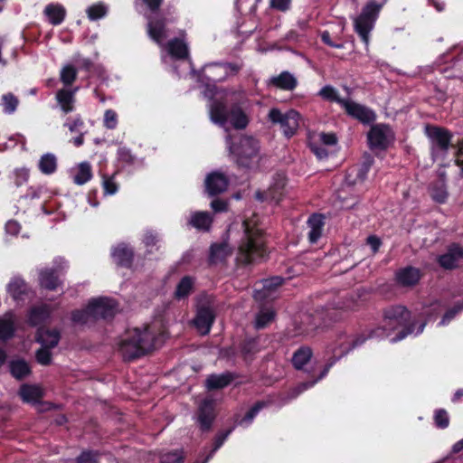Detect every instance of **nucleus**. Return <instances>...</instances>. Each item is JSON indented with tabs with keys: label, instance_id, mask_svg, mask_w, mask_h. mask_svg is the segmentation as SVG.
Wrapping results in <instances>:
<instances>
[{
	"label": "nucleus",
	"instance_id": "8",
	"mask_svg": "<svg viewBox=\"0 0 463 463\" xmlns=\"http://www.w3.org/2000/svg\"><path fill=\"white\" fill-rule=\"evenodd\" d=\"M230 65L227 63H213L204 68V78L206 82L202 83L203 95L213 100L223 99L227 97V92L220 90L216 87V82L224 80L228 75Z\"/></svg>",
	"mask_w": 463,
	"mask_h": 463
},
{
	"label": "nucleus",
	"instance_id": "19",
	"mask_svg": "<svg viewBox=\"0 0 463 463\" xmlns=\"http://www.w3.org/2000/svg\"><path fill=\"white\" fill-rule=\"evenodd\" d=\"M373 159L371 156H366L364 162L360 167H354L348 171L346 174L345 183L348 186L355 185L363 183L373 165Z\"/></svg>",
	"mask_w": 463,
	"mask_h": 463
},
{
	"label": "nucleus",
	"instance_id": "36",
	"mask_svg": "<svg viewBox=\"0 0 463 463\" xmlns=\"http://www.w3.org/2000/svg\"><path fill=\"white\" fill-rule=\"evenodd\" d=\"M44 14L52 24L58 25L64 20L65 9L60 5H48L44 9Z\"/></svg>",
	"mask_w": 463,
	"mask_h": 463
},
{
	"label": "nucleus",
	"instance_id": "62",
	"mask_svg": "<svg viewBox=\"0 0 463 463\" xmlns=\"http://www.w3.org/2000/svg\"><path fill=\"white\" fill-rule=\"evenodd\" d=\"M142 241L146 247H152L159 241V238L156 232L152 231H146L143 236Z\"/></svg>",
	"mask_w": 463,
	"mask_h": 463
},
{
	"label": "nucleus",
	"instance_id": "46",
	"mask_svg": "<svg viewBox=\"0 0 463 463\" xmlns=\"http://www.w3.org/2000/svg\"><path fill=\"white\" fill-rule=\"evenodd\" d=\"M19 100L12 93L4 94L1 98L0 106L5 114H14L18 107Z\"/></svg>",
	"mask_w": 463,
	"mask_h": 463
},
{
	"label": "nucleus",
	"instance_id": "37",
	"mask_svg": "<svg viewBox=\"0 0 463 463\" xmlns=\"http://www.w3.org/2000/svg\"><path fill=\"white\" fill-rule=\"evenodd\" d=\"M213 218L207 212H196L191 215L190 224L198 230L208 231Z\"/></svg>",
	"mask_w": 463,
	"mask_h": 463
},
{
	"label": "nucleus",
	"instance_id": "27",
	"mask_svg": "<svg viewBox=\"0 0 463 463\" xmlns=\"http://www.w3.org/2000/svg\"><path fill=\"white\" fill-rule=\"evenodd\" d=\"M309 228L308 240L311 243H316L322 235L324 226V217L321 214H312L307 220Z\"/></svg>",
	"mask_w": 463,
	"mask_h": 463
},
{
	"label": "nucleus",
	"instance_id": "4",
	"mask_svg": "<svg viewBox=\"0 0 463 463\" xmlns=\"http://www.w3.org/2000/svg\"><path fill=\"white\" fill-rule=\"evenodd\" d=\"M209 115L213 123L227 129V124H231L236 129H243L249 124L246 113L238 106L227 110L226 102L222 99L213 100L209 103Z\"/></svg>",
	"mask_w": 463,
	"mask_h": 463
},
{
	"label": "nucleus",
	"instance_id": "40",
	"mask_svg": "<svg viewBox=\"0 0 463 463\" xmlns=\"http://www.w3.org/2000/svg\"><path fill=\"white\" fill-rule=\"evenodd\" d=\"M92 177L91 166L88 162L79 164L73 175V182L78 185H83Z\"/></svg>",
	"mask_w": 463,
	"mask_h": 463
},
{
	"label": "nucleus",
	"instance_id": "25",
	"mask_svg": "<svg viewBox=\"0 0 463 463\" xmlns=\"http://www.w3.org/2000/svg\"><path fill=\"white\" fill-rule=\"evenodd\" d=\"M269 84L283 90H293L297 87L298 80L290 72L282 71L280 74L271 77Z\"/></svg>",
	"mask_w": 463,
	"mask_h": 463
},
{
	"label": "nucleus",
	"instance_id": "16",
	"mask_svg": "<svg viewBox=\"0 0 463 463\" xmlns=\"http://www.w3.org/2000/svg\"><path fill=\"white\" fill-rule=\"evenodd\" d=\"M89 303L96 319L112 317L118 311L116 301L109 298H93Z\"/></svg>",
	"mask_w": 463,
	"mask_h": 463
},
{
	"label": "nucleus",
	"instance_id": "7",
	"mask_svg": "<svg viewBox=\"0 0 463 463\" xmlns=\"http://www.w3.org/2000/svg\"><path fill=\"white\" fill-rule=\"evenodd\" d=\"M232 136L226 137V145L236 163L250 167L259 158L260 145L252 137H240L238 142H232Z\"/></svg>",
	"mask_w": 463,
	"mask_h": 463
},
{
	"label": "nucleus",
	"instance_id": "32",
	"mask_svg": "<svg viewBox=\"0 0 463 463\" xmlns=\"http://www.w3.org/2000/svg\"><path fill=\"white\" fill-rule=\"evenodd\" d=\"M313 352L308 346L299 347L292 356V364L297 370H303L305 365L310 362Z\"/></svg>",
	"mask_w": 463,
	"mask_h": 463
},
{
	"label": "nucleus",
	"instance_id": "57",
	"mask_svg": "<svg viewBox=\"0 0 463 463\" xmlns=\"http://www.w3.org/2000/svg\"><path fill=\"white\" fill-rule=\"evenodd\" d=\"M64 126L67 127L71 133L80 134V132H84V122L80 117H77L72 120L68 119Z\"/></svg>",
	"mask_w": 463,
	"mask_h": 463
},
{
	"label": "nucleus",
	"instance_id": "42",
	"mask_svg": "<svg viewBox=\"0 0 463 463\" xmlns=\"http://www.w3.org/2000/svg\"><path fill=\"white\" fill-rule=\"evenodd\" d=\"M274 318L275 312L271 308H262L256 314L254 327L256 329L265 328Z\"/></svg>",
	"mask_w": 463,
	"mask_h": 463
},
{
	"label": "nucleus",
	"instance_id": "13",
	"mask_svg": "<svg viewBox=\"0 0 463 463\" xmlns=\"http://www.w3.org/2000/svg\"><path fill=\"white\" fill-rule=\"evenodd\" d=\"M165 30L167 35L163 40L162 43L158 44L162 48V51L166 52L165 54L162 52V61L166 64L168 62L169 58L174 60H182L188 58V45L183 36L179 38H174L170 40L166 44H164V42L169 36V30L166 27Z\"/></svg>",
	"mask_w": 463,
	"mask_h": 463
},
{
	"label": "nucleus",
	"instance_id": "48",
	"mask_svg": "<svg viewBox=\"0 0 463 463\" xmlns=\"http://www.w3.org/2000/svg\"><path fill=\"white\" fill-rule=\"evenodd\" d=\"M232 429H230L226 431H223V432H221L219 433L216 437H215V439H214V447L213 449L210 451V453L202 460L200 461L199 459L196 460L194 463H207L212 458L213 456L214 455V453L222 446V444L224 443V441L227 439V438L230 436V434L232 433Z\"/></svg>",
	"mask_w": 463,
	"mask_h": 463
},
{
	"label": "nucleus",
	"instance_id": "64",
	"mask_svg": "<svg viewBox=\"0 0 463 463\" xmlns=\"http://www.w3.org/2000/svg\"><path fill=\"white\" fill-rule=\"evenodd\" d=\"M20 230H21V225L16 221L10 220L5 224L6 234L14 236L19 233Z\"/></svg>",
	"mask_w": 463,
	"mask_h": 463
},
{
	"label": "nucleus",
	"instance_id": "50",
	"mask_svg": "<svg viewBox=\"0 0 463 463\" xmlns=\"http://www.w3.org/2000/svg\"><path fill=\"white\" fill-rule=\"evenodd\" d=\"M77 76V71L74 66L71 64L65 65L61 71V80L66 86L72 84Z\"/></svg>",
	"mask_w": 463,
	"mask_h": 463
},
{
	"label": "nucleus",
	"instance_id": "20",
	"mask_svg": "<svg viewBox=\"0 0 463 463\" xmlns=\"http://www.w3.org/2000/svg\"><path fill=\"white\" fill-rule=\"evenodd\" d=\"M213 311L209 307H201L198 309L194 325L201 335H207L214 321Z\"/></svg>",
	"mask_w": 463,
	"mask_h": 463
},
{
	"label": "nucleus",
	"instance_id": "26",
	"mask_svg": "<svg viewBox=\"0 0 463 463\" xmlns=\"http://www.w3.org/2000/svg\"><path fill=\"white\" fill-rule=\"evenodd\" d=\"M77 88L73 90H60L56 93V100L65 114L73 111L74 109V102H75V93L77 91Z\"/></svg>",
	"mask_w": 463,
	"mask_h": 463
},
{
	"label": "nucleus",
	"instance_id": "21",
	"mask_svg": "<svg viewBox=\"0 0 463 463\" xmlns=\"http://www.w3.org/2000/svg\"><path fill=\"white\" fill-rule=\"evenodd\" d=\"M228 186L225 175L219 172H213L205 178V188L209 195L213 196L224 192Z\"/></svg>",
	"mask_w": 463,
	"mask_h": 463
},
{
	"label": "nucleus",
	"instance_id": "33",
	"mask_svg": "<svg viewBox=\"0 0 463 463\" xmlns=\"http://www.w3.org/2000/svg\"><path fill=\"white\" fill-rule=\"evenodd\" d=\"M37 341L45 347H54L60 340V333L57 330L39 329L36 335Z\"/></svg>",
	"mask_w": 463,
	"mask_h": 463
},
{
	"label": "nucleus",
	"instance_id": "35",
	"mask_svg": "<svg viewBox=\"0 0 463 463\" xmlns=\"http://www.w3.org/2000/svg\"><path fill=\"white\" fill-rule=\"evenodd\" d=\"M57 157L52 153L43 154L38 162V167L41 173L49 175L57 170Z\"/></svg>",
	"mask_w": 463,
	"mask_h": 463
},
{
	"label": "nucleus",
	"instance_id": "18",
	"mask_svg": "<svg viewBox=\"0 0 463 463\" xmlns=\"http://www.w3.org/2000/svg\"><path fill=\"white\" fill-rule=\"evenodd\" d=\"M215 418L214 402L211 398H205L199 404L197 422L202 430H208Z\"/></svg>",
	"mask_w": 463,
	"mask_h": 463
},
{
	"label": "nucleus",
	"instance_id": "23",
	"mask_svg": "<svg viewBox=\"0 0 463 463\" xmlns=\"http://www.w3.org/2000/svg\"><path fill=\"white\" fill-rule=\"evenodd\" d=\"M133 256V249L124 242L117 244L111 250V257L114 262L119 266L128 267L131 264Z\"/></svg>",
	"mask_w": 463,
	"mask_h": 463
},
{
	"label": "nucleus",
	"instance_id": "41",
	"mask_svg": "<svg viewBox=\"0 0 463 463\" xmlns=\"http://www.w3.org/2000/svg\"><path fill=\"white\" fill-rule=\"evenodd\" d=\"M9 366L12 375L18 380L25 378L31 373L30 366L22 359L13 360Z\"/></svg>",
	"mask_w": 463,
	"mask_h": 463
},
{
	"label": "nucleus",
	"instance_id": "55",
	"mask_svg": "<svg viewBox=\"0 0 463 463\" xmlns=\"http://www.w3.org/2000/svg\"><path fill=\"white\" fill-rule=\"evenodd\" d=\"M183 452L175 450L173 452L163 453L160 457L161 463H181L183 460Z\"/></svg>",
	"mask_w": 463,
	"mask_h": 463
},
{
	"label": "nucleus",
	"instance_id": "24",
	"mask_svg": "<svg viewBox=\"0 0 463 463\" xmlns=\"http://www.w3.org/2000/svg\"><path fill=\"white\" fill-rule=\"evenodd\" d=\"M396 281L402 287L414 286L420 279V271L413 267H406L399 269L395 275Z\"/></svg>",
	"mask_w": 463,
	"mask_h": 463
},
{
	"label": "nucleus",
	"instance_id": "14",
	"mask_svg": "<svg viewBox=\"0 0 463 463\" xmlns=\"http://www.w3.org/2000/svg\"><path fill=\"white\" fill-rule=\"evenodd\" d=\"M287 177L284 173H276L270 183L269 187L264 193L257 192L256 198L260 201L270 200L279 203L286 194Z\"/></svg>",
	"mask_w": 463,
	"mask_h": 463
},
{
	"label": "nucleus",
	"instance_id": "47",
	"mask_svg": "<svg viewBox=\"0 0 463 463\" xmlns=\"http://www.w3.org/2000/svg\"><path fill=\"white\" fill-rule=\"evenodd\" d=\"M86 13L90 20L96 21L106 16L108 6L104 3H96L89 6Z\"/></svg>",
	"mask_w": 463,
	"mask_h": 463
},
{
	"label": "nucleus",
	"instance_id": "39",
	"mask_svg": "<svg viewBox=\"0 0 463 463\" xmlns=\"http://www.w3.org/2000/svg\"><path fill=\"white\" fill-rule=\"evenodd\" d=\"M71 320L76 325L84 326L92 323L97 319L89 303L86 308L72 312Z\"/></svg>",
	"mask_w": 463,
	"mask_h": 463
},
{
	"label": "nucleus",
	"instance_id": "61",
	"mask_svg": "<svg viewBox=\"0 0 463 463\" xmlns=\"http://www.w3.org/2000/svg\"><path fill=\"white\" fill-rule=\"evenodd\" d=\"M462 306H456L453 308L448 310L446 314L443 316L442 319L439 323V326H446L448 325L455 317L456 315L462 310Z\"/></svg>",
	"mask_w": 463,
	"mask_h": 463
},
{
	"label": "nucleus",
	"instance_id": "15",
	"mask_svg": "<svg viewBox=\"0 0 463 463\" xmlns=\"http://www.w3.org/2000/svg\"><path fill=\"white\" fill-rule=\"evenodd\" d=\"M283 279L273 277L261 281V288L254 289L253 297L257 301H269L277 298L278 288L282 285Z\"/></svg>",
	"mask_w": 463,
	"mask_h": 463
},
{
	"label": "nucleus",
	"instance_id": "49",
	"mask_svg": "<svg viewBox=\"0 0 463 463\" xmlns=\"http://www.w3.org/2000/svg\"><path fill=\"white\" fill-rule=\"evenodd\" d=\"M264 404L261 402L256 403L241 420L236 421L238 426H242L244 428L249 427L260 411L263 408Z\"/></svg>",
	"mask_w": 463,
	"mask_h": 463
},
{
	"label": "nucleus",
	"instance_id": "43",
	"mask_svg": "<svg viewBox=\"0 0 463 463\" xmlns=\"http://www.w3.org/2000/svg\"><path fill=\"white\" fill-rule=\"evenodd\" d=\"M232 381V376L229 373L212 374L206 380L207 389H220L227 386Z\"/></svg>",
	"mask_w": 463,
	"mask_h": 463
},
{
	"label": "nucleus",
	"instance_id": "38",
	"mask_svg": "<svg viewBox=\"0 0 463 463\" xmlns=\"http://www.w3.org/2000/svg\"><path fill=\"white\" fill-rule=\"evenodd\" d=\"M194 279L192 277H184L177 284L175 291V298L181 300L186 298L192 292Z\"/></svg>",
	"mask_w": 463,
	"mask_h": 463
},
{
	"label": "nucleus",
	"instance_id": "10",
	"mask_svg": "<svg viewBox=\"0 0 463 463\" xmlns=\"http://www.w3.org/2000/svg\"><path fill=\"white\" fill-rule=\"evenodd\" d=\"M425 134L431 143V153L434 160L446 156L451 140V134L445 128L436 126H426Z\"/></svg>",
	"mask_w": 463,
	"mask_h": 463
},
{
	"label": "nucleus",
	"instance_id": "34",
	"mask_svg": "<svg viewBox=\"0 0 463 463\" xmlns=\"http://www.w3.org/2000/svg\"><path fill=\"white\" fill-rule=\"evenodd\" d=\"M232 253V249L226 241L214 244L211 247L210 260L213 263L221 262L231 256Z\"/></svg>",
	"mask_w": 463,
	"mask_h": 463
},
{
	"label": "nucleus",
	"instance_id": "53",
	"mask_svg": "<svg viewBox=\"0 0 463 463\" xmlns=\"http://www.w3.org/2000/svg\"><path fill=\"white\" fill-rule=\"evenodd\" d=\"M310 138L316 139L317 143H320L324 146H332L336 143V137L333 133H318L313 135Z\"/></svg>",
	"mask_w": 463,
	"mask_h": 463
},
{
	"label": "nucleus",
	"instance_id": "12",
	"mask_svg": "<svg viewBox=\"0 0 463 463\" xmlns=\"http://www.w3.org/2000/svg\"><path fill=\"white\" fill-rule=\"evenodd\" d=\"M53 265V268H45L39 271L40 285L50 290L59 287L61 283L60 275L68 267L66 260L60 257L54 260Z\"/></svg>",
	"mask_w": 463,
	"mask_h": 463
},
{
	"label": "nucleus",
	"instance_id": "54",
	"mask_svg": "<svg viewBox=\"0 0 463 463\" xmlns=\"http://www.w3.org/2000/svg\"><path fill=\"white\" fill-rule=\"evenodd\" d=\"M104 127L108 129H115L118 126V114L113 109H107L103 118Z\"/></svg>",
	"mask_w": 463,
	"mask_h": 463
},
{
	"label": "nucleus",
	"instance_id": "3",
	"mask_svg": "<svg viewBox=\"0 0 463 463\" xmlns=\"http://www.w3.org/2000/svg\"><path fill=\"white\" fill-rule=\"evenodd\" d=\"M156 338L150 330L133 328L127 330L120 337L118 347L125 360H132L155 348Z\"/></svg>",
	"mask_w": 463,
	"mask_h": 463
},
{
	"label": "nucleus",
	"instance_id": "44",
	"mask_svg": "<svg viewBox=\"0 0 463 463\" xmlns=\"http://www.w3.org/2000/svg\"><path fill=\"white\" fill-rule=\"evenodd\" d=\"M118 162L121 164L122 167H130L138 164V160L132 155L130 149L126 146H120L117 153Z\"/></svg>",
	"mask_w": 463,
	"mask_h": 463
},
{
	"label": "nucleus",
	"instance_id": "17",
	"mask_svg": "<svg viewBox=\"0 0 463 463\" xmlns=\"http://www.w3.org/2000/svg\"><path fill=\"white\" fill-rule=\"evenodd\" d=\"M343 108L348 115L358 119L363 124L372 123L376 118V115L373 110L349 99L345 102Z\"/></svg>",
	"mask_w": 463,
	"mask_h": 463
},
{
	"label": "nucleus",
	"instance_id": "60",
	"mask_svg": "<svg viewBox=\"0 0 463 463\" xmlns=\"http://www.w3.org/2000/svg\"><path fill=\"white\" fill-rule=\"evenodd\" d=\"M435 423L437 427L440 429H445L449 426V415L446 411L444 410H439L435 413Z\"/></svg>",
	"mask_w": 463,
	"mask_h": 463
},
{
	"label": "nucleus",
	"instance_id": "45",
	"mask_svg": "<svg viewBox=\"0 0 463 463\" xmlns=\"http://www.w3.org/2000/svg\"><path fill=\"white\" fill-rule=\"evenodd\" d=\"M318 96H320L323 99L328 100L331 102H336L340 104L342 107L347 99H341L339 97V93L335 88L331 85L324 86L318 92Z\"/></svg>",
	"mask_w": 463,
	"mask_h": 463
},
{
	"label": "nucleus",
	"instance_id": "63",
	"mask_svg": "<svg viewBox=\"0 0 463 463\" xmlns=\"http://www.w3.org/2000/svg\"><path fill=\"white\" fill-rule=\"evenodd\" d=\"M270 5L276 10L286 12L290 8L291 0H270Z\"/></svg>",
	"mask_w": 463,
	"mask_h": 463
},
{
	"label": "nucleus",
	"instance_id": "5",
	"mask_svg": "<svg viewBox=\"0 0 463 463\" xmlns=\"http://www.w3.org/2000/svg\"><path fill=\"white\" fill-rule=\"evenodd\" d=\"M164 0H135L137 12L147 20V33L157 44H161L166 37L165 23L161 19H154L157 16L158 10Z\"/></svg>",
	"mask_w": 463,
	"mask_h": 463
},
{
	"label": "nucleus",
	"instance_id": "28",
	"mask_svg": "<svg viewBox=\"0 0 463 463\" xmlns=\"http://www.w3.org/2000/svg\"><path fill=\"white\" fill-rule=\"evenodd\" d=\"M8 294L15 300L19 301L23 299V296L28 291V287L25 281L15 276L11 279L10 282L6 286Z\"/></svg>",
	"mask_w": 463,
	"mask_h": 463
},
{
	"label": "nucleus",
	"instance_id": "2",
	"mask_svg": "<svg viewBox=\"0 0 463 463\" xmlns=\"http://www.w3.org/2000/svg\"><path fill=\"white\" fill-rule=\"evenodd\" d=\"M259 219L253 217L242 222L243 234L238 245L237 260L244 264L264 260L267 248L263 228L259 225Z\"/></svg>",
	"mask_w": 463,
	"mask_h": 463
},
{
	"label": "nucleus",
	"instance_id": "11",
	"mask_svg": "<svg viewBox=\"0 0 463 463\" xmlns=\"http://www.w3.org/2000/svg\"><path fill=\"white\" fill-rule=\"evenodd\" d=\"M367 139L370 148L384 150L394 141V133L387 124H375L370 128Z\"/></svg>",
	"mask_w": 463,
	"mask_h": 463
},
{
	"label": "nucleus",
	"instance_id": "9",
	"mask_svg": "<svg viewBox=\"0 0 463 463\" xmlns=\"http://www.w3.org/2000/svg\"><path fill=\"white\" fill-rule=\"evenodd\" d=\"M268 118L272 124L279 125L283 135L289 138L297 133L301 116L295 109L283 113L280 109L273 108L269 111Z\"/></svg>",
	"mask_w": 463,
	"mask_h": 463
},
{
	"label": "nucleus",
	"instance_id": "51",
	"mask_svg": "<svg viewBox=\"0 0 463 463\" xmlns=\"http://www.w3.org/2000/svg\"><path fill=\"white\" fill-rule=\"evenodd\" d=\"M432 198L439 203H444L448 198V192L443 181L439 182L437 185L431 188Z\"/></svg>",
	"mask_w": 463,
	"mask_h": 463
},
{
	"label": "nucleus",
	"instance_id": "52",
	"mask_svg": "<svg viewBox=\"0 0 463 463\" xmlns=\"http://www.w3.org/2000/svg\"><path fill=\"white\" fill-rule=\"evenodd\" d=\"M102 186L105 195H113L118 190V185L115 181L114 175L103 176Z\"/></svg>",
	"mask_w": 463,
	"mask_h": 463
},
{
	"label": "nucleus",
	"instance_id": "29",
	"mask_svg": "<svg viewBox=\"0 0 463 463\" xmlns=\"http://www.w3.org/2000/svg\"><path fill=\"white\" fill-rule=\"evenodd\" d=\"M52 308L47 304L33 307L28 315V322L32 326H37L50 317Z\"/></svg>",
	"mask_w": 463,
	"mask_h": 463
},
{
	"label": "nucleus",
	"instance_id": "56",
	"mask_svg": "<svg viewBox=\"0 0 463 463\" xmlns=\"http://www.w3.org/2000/svg\"><path fill=\"white\" fill-rule=\"evenodd\" d=\"M309 147L311 151L317 156L318 159H325L328 156L327 150L324 147V145L317 143L316 139H309Z\"/></svg>",
	"mask_w": 463,
	"mask_h": 463
},
{
	"label": "nucleus",
	"instance_id": "30",
	"mask_svg": "<svg viewBox=\"0 0 463 463\" xmlns=\"http://www.w3.org/2000/svg\"><path fill=\"white\" fill-rule=\"evenodd\" d=\"M19 394L24 402L34 404L43 397V390L37 385L24 384L20 388Z\"/></svg>",
	"mask_w": 463,
	"mask_h": 463
},
{
	"label": "nucleus",
	"instance_id": "22",
	"mask_svg": "<svg viewBox=\"0 0 463 463\" xmlns=\"http://www.w3.org/2000/svg\"><path fill=\"white\" fill-rule=\"evenodd\" d=\"M463 260V249L458 245L451 246L448 251L439 256V265L447 269H451L459 265Z\"/></svg>",
	"mask_w": 463,
	"mask_h": 463
},
{
	"label": "nucleus",
	"instance_id": "31",
	"mask_svg": "<svg viewBox=\"0 0 463 463\" xmlns=\"http://www.w3.org/2000/svg\"><path fill=\"white\" fill-rule=\"evenodd\" d=\"M15 317L13 312H7L0 317V339L7 340L14 333Z\"/></svg>",
	"mask_w": 463,
	"mask_h": 463
},
{
	"label": "nucleus",
	"instance_id": "6",
	"mask_svg": "<svg viewBox=\"0 0 463 463\" xmlns=\"http://www.w3.org/2000/svg\"><path fill=\"white\" fill-rule=\"evenodd\" d=\"M387 0H370L362 8L361 13L353 18L354 28L366 49L370 43V33L373 30L380 12Z\"/></svg>",
	"mask_w": 463,
	"mask_h": 463
},
{
	"label": "nucleus",
	"instance_id": "1",
	"mask_svg": "<svg viewBox=\"0 0 463 463\" xmlns=\"http://www.w3.org/2000/svg\"><path fill=\"white\" fill-rule=\"evenodd\" d=\"M410 312L403 306H392L383 312L382 326L366 335H361L355 338H349L345 335L341 336L335 344L332 352V357L326 364L320 375L314 381H308L298 385L293 391L291 398H296L306 390L313 387L319 380L323 379L329 372L331 367L344 355L347 354L353 349L362 345L367 338L389 336L391 332L402 328L399 334L391 339L392 343H396L404 339L408 335L417 336L421 334L425 328L426 322H421L415 327L414 322L410 323Z\"/></svg>",
	"mask_w": 463,
	"mask_h": 463
},
{
	"label": "nucleus",
	"instance_id": "58",
	"mask_svg": "<svg viewBox=\"0 0 463 463\" xmlns=\"http://www.w3.org/2000/svg\"><path fill=\"white\" fill-rule=\"evenodd\" d=\"M358 296L351 295L346 298V300L338 307L340 309H344L346 311H354L356 310L360 307V303L358 300Z\"/></svg>",
	"mask_w": 463,
	"mask_h": 463
},
{
	"label": "nucleus",
	"instance_id": "59",
	"mask_svg": "<svg viewBox=\"0 0 463 463\" xmlns=\"http://www.w3.org/2000/svg\"><path fill=\"white\" fill-rule=\"evenodd\" d=\"M50 348L51 347L43 346L40 350L37 351L36 359L39 364L47 365L51 363L52 354L49 350Z\"/></svg>",
	"mask_w": 463,
	"mask_h": 463
}]
</instances>
